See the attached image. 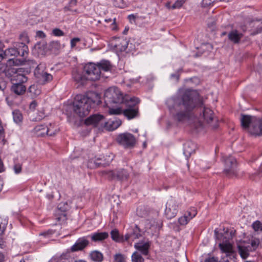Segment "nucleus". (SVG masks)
<instances>
[{"instance_id": "nucleus-26", "label": "nucleus", "mask_w": 262, "mask_h": 262, "mask_svg": "<svg viewBox=\"0 0 262 262\" xmlns=\"http://www.w3.org/2000/svg\"><path fill=\"white\" fill-rule=\"evenodd\" d=\"M36 78L38 82L41 84H45L46 83L51 81L53 79V76L51 74L45 72L44 74L39 75V76Z\"/></svg>"}, {"instance_id": "nucleus-62", "label": "nucleus", "mask_w": 262, "mask_h": 262, "mask_svg": "<svg viewBox=\"0 0 262 262\" xmlns=\"http://www.w3.org/2000/svg\"><path fill=\"white\" fill-rule=\"evenodd\" d=\"M6 67L5 64L0 62V74L5 72Z\"/></svg>"}, {"instance_id": "nucleus-11", "label": "nucleus", "mask_w": 262, "mask_h": 262, "mask_svg": "<svg viewBox=\"0 0 262 262\" xmlns=\"http://www.w3.org/2000/svg\"><path fill=\"white\" fill-rule=\"evenodd\" d=\"M117 141L125 148H133L136 143L135 137L129 133L120 134L117 137Z\"/></svg>"}, {"instance_id": "nucleus-16", "label": "nucleus", "mask_w": 262, "mask_h": 262, "mask_svg": "<svg viewBox=\"0 0 262 262\" xmlns=\"http://www.w3.org/2000/svg\"><path fill=\"white\" fill-rule=\"evenodd\" d=\"M135 248L144 255H148L150 244L149 242H140L134 245Z\"/></svg>"}, {"instance_id": "nucleus-37", "label": "nucleus", "mask_w": 262, "mask_h": 262, "mask_svg": "<svg viewBox=\"0 0 262 262\" xmlns=\"http://www.w3.org/2000/svg\"><path fill=\"white\" fill-rule=\"evenodd\" d=\"M132 262H144V259L137 252H135L132 255Z\"/></svg>"}, {"instance_id": "nucleus-47", "label": "nucleus", "mask_w": 262, "mask_h": 262, "mask_svg": "<svg viewBox=\"0 0 262 262\" xmlns=\"http://www.w3.org/2000/svg\"><path fill=\"white\" fill-rule=\"evenodd\" d=\"M121 121L120 120H117L116 121H112L110 124V128L111 130H114L117 128L121 124Z\"/></svg>"}, {"instance_id": "nucleus-22", "label": "nucleus", "mask_w": 262, "mask_h": 262, "mask_svg": "<svg viewBox=\"0 0 262 262\" xmlns=\"http://www.w3.org/2000/svg\"><path fill=\"white\" fill-rule=\"evenodd\" d=\"M97 66L100 69L101 71V75H102V72H108L111 70L112 65L108 60H102L100 62H97Z\"/></svg>"}, {"instance_id": "nucleus-59", "label": "nucleus", "mask_w": 262, "mask_h": 262, "mask_svg": "<svg viewBox=\"0 0 262 262\" xmlns=\"http://www.w3.org/2000/svg\"><path fill=\"white\" fill-rule=\"evenodd\" d=\"M7 57L6 53L5 51H4L3 50L0 49V62H2V61L6 58Z\"/></svg>"}, {"instance_id": "nucleus-6", "label": "nucleus", "mask_w": 262, "mask_h": 262, "mask_svg": "<svg viewBox=\"0 0 262 262\" xmlns=\"http://www.w3.org/2000/svg\"><path fill=\"white\" fill-rule=\"evenodd\" d=\"M15 46L18 52H19L18 56H20L23 58L21 59L15 58L10 59L9 60V63L11 64V62H12L13 64L16 66L23 65L25 64L29 54L28 47L25 43L16 42L15 43Z\"/></svg>"}, {"instance_id": "nucleus-13", "label": "nucleus", "mask_w": 262, "mask_h": 262, "mask_svg": "<svg viewBox=\"0 0 262 262\" xmlns=\"http://www.w3.org/2000/svg\"><path fill=\"white\" fill-rule=\"evenodd\" d=\"M72 78L78 86L84 85L89 80L86 75L83 72H81L77 70H74L72 72Z\"/></svg>"}, {"instance_id": "nucleus-1", "label": "nucleus", "mask_w": 262, "mask_h": 262, "mask_svg": "<svg viewBox=\"0 0 262 262\" xmlns=\"http://www.w3.org/2000/svg\"><path fill=\"white\" fill-rule=\"evenodd\" d=\"M199 101L198 95L195 92L189 89H181L167 100V105L174 120L185 122L191 118L192 112Z\"/></svg>"}, {"instance_id": "nucleus-58", "label": "nucleus", "mask_w": 262, "mask_h": 262, "mask_svg": "<svg viewBox=\"0 0 262 262\" xmlns=\"http://www.w3.org/2000/svg\"><path fill=\"white\" fill-rule=\"evenodd\" d=\"M80 38L78 37H75L71 40V46L72 48H74L76 46V43L80 41Z\"/></svg>"}, {"instance_id": "nucleus-50", "label": "nucleus", "mask_w": 262, "mask_h": 262, "mask_svg": "<svg viewBox=\"0 0 262 262\" xmlns=\"http://www.w3.org/2000/svg\"><path fill=\"white\" fill-rule=\"evenodd\" d=\"M185 2V0H177L171 6V9H178L181 8L183 4Z\"/></svg>"}, {"instance_id": "nucleus-33", "label": "nucleus", "mask_w": 262, "mask_h": 262, "mask_svg": "<svg viewBox=\"0 0 262 262\" xmlns=\"http://www.w3.org/2000/svg\"><path fill=\"white\" fill-rule=\"evenodd\" d=\"M219 246L223 252L227 253H230L232 252V246L229 243H220L219 244Z\"/></svg>"}, {"instance_id": "nucleus-51", "label": "nucleus", "mask_w": 262, "mask_h": 262, "mask_svg": "<svg viewBox=\"0 0 262 262\" xmlns=\"http://www.w3.org/2000/svg\"><path fill=\"white\" fill-rule=\"evenodd\" d=\"M48 129L49 132L47 134V136H53L56 134L57 131V129H54L53 125L51 123L49 124V126H48Z\"/></svg>"}, {"instance_id": "nucleus-44", "label": "nucleus", "mask_w": 262, "mask_h": 262, "mask_svg": "<svg viewBox=\"0 0 262 262\" xmlns=\"http://www.w3.org/2000/svg\"><path fill=\"white\" fill-rule=\"evenodd\" d=\"M19 39L21 42H19V43H25L26 45L30 41L28 34L25 32H23L20 34Z\"/></svg>"}, {"instance_id": "nucleus-45", "label": "nucleus", "mask_w": 262, "mask_h": 262, "mask_svg": "<svg viewBox=\"0 0 262 262\" xmlns=\"http://www.w3.org/2000/svg\"><path fill=\"white\" fill-rule=\"evenodd\" d=\"M190 220L188 216H187V214H184L183 216L179 219L178 221L181 225H186Z\"/></svg>"}, {"instance_id": "nucleus-38", "label": "nucleus", "mask_w": 262, "mask_h": 262, "mask_svg": "<svg viewBox=\"0 0 262 262\" xmlns=\"http://www.w3.org/2000/svg\"><path fill=\"white\" fill-rule=\"evenodd\" d=\"M17 72V70L11 67H7L5 70V72L4 73H5L6 76L8 77H11V79L12 78L13 76Z\"/></svg>"}, {"instance_id": "nucleus-20", "label": "nucleus", "mask_w": 262, "mask_h": 262, "mask_svg": "<svg viewBox=\"0 0 262 262\" xmlns=\"http://www.w3.org/2000/svg\"><path fill=\"white\" fill-rule=\"evenodd\" d=\"M34 132L38 137H42L47 135L49 132L48 129V126L44 124H40L36 125L34 128Z\"/></svg>"}, {"instance_id": "nucleus-18", "label": "nucleus", "mask_w": 262, "mask_h": 262, "mask_svg": "<svg viewBox=\"0 0 262 262\" xmlns=\"http://www.w3.org/2000/svg\"><path fill=\"white\" fill-rule=\"evenodd\" d=\"M89 244V241L84 237L79 238L75 244L72 247V251L82 250L85 248Z\"/></svg>"}, {"instance_id": "nucleus-19", "label": "nucleus", "mask_w": 262, "mask_h": 262, "mask_svg": "<svg viewBox=\"0 0 262 262\" xmlns=\"http://www.w3.org/2000/svg\"><path fill=\"white\" fill-rule=\"evenodd\" d=\"M243 34L239 33L237 30H233L228 35V39L235 44L238 43L243 37Z\"/></svg>"}, {"instance_id": "nucleus-14", "label": "nucleus", "mask_w": 262, "mask_h": 262, "mask_svg": "<svg viewBox=\"0 0 262 262\" xmlns=\"http://www.w3.org/2000/svg\"><path fill=\"white\" fill-rule=\"evenodd\" d=\"M104 120V117L99 114H95L90 116L84 121V123L86 125H93L97 126L99 123H106Z\"/></svg>"}, {"instance_id": "nucleus-25", "label": "nucleus", "mask_w": 262, "mask_h": 262, "mask_svg": "<svg viewBox=\"0 0 262 262\" xmlns=\"http://www.w3.org/2000/svg\"><path fill=\"white\" fill-rule=\"evenodd\" d=\"M113 160V158L108 156L107 158L103 157V158H97L94 161V163L96 167L103 166L105 167L108 165Z\"/></svg>"}, {"instance_id": "nucleus-41", "label": "nucleus", "mask_w": 262, "mask_h": 262, "mask_svg": "<svg viewBox=\"0 0 262 262\" xmlns=\"http://www.w3.org/2000/svg\"><path fill=\"white\" fill-rule=\"evenodd\" d=\"M137 214L142 217H146L149 215V212L145 208L138 209L137 211Z\"/></svg>"}, {"instance_id": "nucleus-4", "label": "nucleus", "mask_w": 262, "mask_h": 262, "mask_svg": "<svg viewBox=\"0 0 262 262\" xmlns=\"http://www.w3.org/2000/svg\"><path fill=\"white\" fill-rule=\"evenodd\" d=\"M200 107L198 108L200 115L198 119V123L195 125V127H202L204 123L210 124L214 122L215 123L212 124V126L213 128H216L217 125L216 123V120L215 118L213 111L209 107L204 106L202 102H200Z\"/></svg>"}, {"instance_id": "nucleus-29", "label": "nucleus", "mask_w": 262, "mask_h": 262, "mask_svg": "<svg viewBox=\"0 0 262 262\" xmlns=\"http://www.w3.org/2000/svg\"><path fill=\"white\" fill-rule=\"evenodd\" d=\"M91 259L95 262H101L103 259L102 253L98 251H94L90 253Z\"/></svg>"}, {"instance_id": "nucleus-24", "label": "nucleus", "mask_w": 262, "mask_h": 262, "mask_svg": "<svg viewBox=\"0 0 262 262\" xmlns=\"http://www.w3.org/2000/svg\"><path fill=\"white\" fill-rule=\"evenodd\" d=\"M27 80L28 78L24 74L18 73L17 72H16L11 78L12 84L17 83L19 84H24Z\"/></svg>"}, {"instance_id": "nucleus-17", "label": "nucleus", "mask_w": 262, "mask_h": 262, "mask_svg": "<svg viewBox=\"0 0 262 262\" xmlns=\"http://www.w3.org/2000/svg\"><path fill=\"white\" fill-rule=\"evenodd\" d=\"M140 230L137 225L131 229L129 232L124 235V241H128L129 239L134 241L141 236Z\"/></svg>"}, {"instance_id": "nucleus-46", "label": "nucleus", "mask_w": 262, "mask_h": 262, "mask_svg": "<svg viewBox=\"0 0 262 262\" xmlns=\"http://www.w3.org/2000/svg\"><path fill=\"white\" fill-rule=\"evenodd\" d=\"M182 72V69H178L174 73H172L170 75V78L178 81L180 78V74Z\"/></svg>"}, {"instance_id": "nucleus-27", "label": "nucleus", "mask_w": 262, "mask_h": 262, "mask_svg": "<svg viewBox=\"0 0 262 262\" xmlns=\"http://www.w3.org/2000/svg\"><path fill=\"white\" fill-rule=\"evenodd\" d=\"M108 236L107 232H97L94 233L92 236V240L94 242L102 241Z\"/></svg>"}, {"instance_id": "nucleus-55", "label": "nucleus", "mask_w": 262, "mask_h": 262, "mask_svg": "<svg viewBox=\"0 0 262 262\" xmlns=\"http://www.w3.org/2000/svg\"><path fill=\"white\" fill-rule=\"evenodd\" d=\"M54 231L52 230H48L47 231H44L39 233V235L43 236L46 237H50V235L54 233Z\"/></svg>"}, {"instance_id": "nucleus-23", "label": "nucleus", "mask_w": 262, "mask_h": 262, "mask_svg": "<svg viewBox=\"0 0 262 262\" xmlns=\"http://www.w3.org/2000/svg\"><path fill=\"white\" fill-rule=\"evenodd\" d=\"M11 90L16 95H21L26 92V87L24 84L14 83L11 86Z\"/></svg>"}, {"instance_id": "nucleus-7", "label": "nucleus", "mask_w": 262, "mask_h": 262, "mask_svg": "<svg viewBox=\"0 0 262 262\" xmlns=\"http://www.w3.org/2000/svg\"><path fill=\"white\" fill-rule=\"evenodd\" d=\"M83 72L86 75L89 80H97L101 76L100 69L93 62L88 63L84 66Z\"/></svg>"}, {"instance_id": "nucleus-3", "label": "nucleus", "mask_w": 262, "mask_h": 262, "mask_svg": "<svg viewBox=\"0 0 262 262\" xmlns=\"http://www.w3.org/2000/svg\"><path fill=\"white\" fill-rule=\"evenodd\" d=\"M104 103L106 106H112L124 103L127 99L124 97L122 93L117 87H110L106 90L104 95Z\"/></svg>"}, {"instance_id": "nucleus-60", "label": "nucleus", "mask_w": 262, "mask_h": 262, "mask_svg": "<svg viewBox=\"0 0 262 262\" xmlns=\"http://www.w3.org/2000/svg\"><path fill=\"white\" fill-rule=\"evenodd\" d=\"M37 106V102L34 100L30 104L29 108L31 110H34Z\"/></svg>"}, {"instance_id": "nucleus-30", "label": "nucleus", "mask_w": 262, "mask_h": 262, "mask_svg": "<svg viewBox=\"0 0 262 262\" xmlns=\"http://www.w3.org/2000/svg\"><path fill=\"white\" fill-rule=\"evenodd\" d=\"M111 235L112 239L116 242H124V236H121L119 234L118 230L117 229L112 230L111 232Z\"/></svg>"}, {"instance_id": "nucleus-56", "label": "nucleus", "mask_w": 262, "mask_h": 262, "mask_svg": "<svg viewBox=\"0 0 262 262\" xmlns=\"http://www.w3.org/2000/svg\"><path fill=\"white\" fill-rule=\"evenodd\" d=\"M216 0H203L202 5L203 7H207L214 3Z\"/></svg>"}, {"instance_id": "nucleus-10", "label": "nucleus", "mask_w": 262, "mask_h": 262, "mask_svg": "<svg viewBox=\"0 0 262 262\" xmlns=\"http://www.w3.org/2000/svg\"><path fill=\"white\" fill-rule=\"evenodd\" d=\"M241 125L245 129L250 128V132L253 134L254 127L257 126L258 119L250 115H242L241 118Z\"/></svg>"}, {"instance_id": "nucleus-9", "label": "nucleus", "mask_w": 262, "mask_h": 262, "mask_svg": "<svg viewBox=\"0 0 262 262\" xmlns=\"http://www.w3.org/2000/svg\"><path fill=\"white\" fill-rule=\"evenodd\" d=\"M225 168L224 172L228 177H231L237 173V162L236 159L232 156L224 158Z\"/></svg>"}, {"instance_id": "nucleus-21", "label": "nucleus", "mask_w": 262, "mask_h": 262, "mask_svg": "<svg viewBox=\"0 0 262 262\" xmlns=\"http://www.w3.org/2000/svg\"><path fill=\"white\" fill-rule=\"evenodd\" d=\"M238 250L239 253L243 259H246L248 257L249 252L254 251V249L250 247V245L248 246L238 245Z\"/></svg>"}, {"instance_id": "nucleus-63", "label": "nucleus", "mask_w": 262, "mask_h": 262, "mask_svg": "<svg viewBox=\"0 0 262 262\" xmlns=\"http://www.w3.org/2000/svg\"><path fill=\"white\" fill-rule=\"evenodd\" d=\"M5 224L0 221V235L2 234L5 230Z\"/></svg>"}, {"instance_id": "nucleus-43", "label": "nucleus", "mask_w": 262, "mask_h": 262, "mask_svg": "<svg viewBox=\"0 0 262 262\" xmlns=\"http://www.w3.org/2000/svg\"><path fill=\"white\" fill-rule=\"evenodd\" d=\"M252 228L255 232L262 231V223L259 221L254 222L252 225Z\"/></svg>"}, {"instance_id": "nucleus-8", "label": "nucleus", "mask_w": 262, "mask_h": 262, "mask_svg": "<svg viewBox=\"0 0 262 262\" xmlns=\"http://www.w3.org/2000/svg\"><path fill=\"white\" fill-rule=\"evenodd\" d=\"M102 175L110 180L117 179L120 181L127 180L129 174L127 171L122 169L115 170H104L102 172Z\"/></svg>"}, {"instance_id": "nucleus-2", "label": "nucleus", "mask_w": 262, "mask_h": 262, "mask_svg": "<svg viewBox=\"0 0 262 262\" xmlns=\"http://www.w3.org/2000/svg\"><path fill=\"white\" fill-rule=\"evenodd\" d=\"M101 102L100 95L94 92H90L86 95H77L73 103V110L80 118L89 114L90 110Z\"/></svg>"}, {"instance_id": "nucleus-15", "label": "nucleus", "mask_w": 262, "mask_h": 262, "mask_svg": "<svg viewBox=\"0 0 262 262\" xmlns=\"http://www.w3.org/2000/svg\"><path fill=\"white\" fill-rule=\"evenodd\" d=\"M69 209V206L67 203H61L58 205V210L56 213L59 214L56 219L59 222H64L67 220L66 212Z\"/></svg>"}, {"instance_id": "nucleus-64", "label": "nucleus", "mask_w": 262, "mask_h": 262, "mask_svg": "<svg viewBox=\"0 0 262 262\" xmlns=\"http://www.w3.org/2000/svg\"><path fill=\"white\" fill-rule=\"evenodd\" d=\"M262 32V27H259L257 28V30L255 31H254L253 33H251L252 35H254L255 34H257L258 33H259Z\"/></svg>"}, {"instance_id": "nucleus-5", "label": "nucleus", "mask_w": 262, "mask_h": 262, "mask_svg": "<svg viewBox=\"0 0 262 262\" xmlns=\"http://www.w3.org/2000/svg\"><path fill=\"white\" fill-rule=\"evenodd\" d=\"M140 100L138 98L133 97L130 98L129 100H126V108L123 110V114L128 119H132L139 116V107L138 104Z\"/></svg>"}, {"instance_id": "nucleus-42", "label": "nucleus", "mask_w": 262, "mask_h": 262, "mask_svg": "<svg viewBox=\"0 0 262 262\" xmlns=\"http://www.w3.org/2000/svg\"><path fill=\"white\" fill-rule=\"evenodd\" d=\"M115 262H126V256L121 253H117L114 255Z\"/></svg>"}, {"instance_id": "nucleus-35", "label": "nucleus", "mask_w": 262, "mask_h": 262, "mask_svg": "<svg viewBox=\"0 0 262 262\" xmlns=\"http://www.w3.org/2000/svg\"><path fill=\"white\" fill-rule=\"evenodd\" d=\"M7 57V56H14L17 57L19 55V52H18L15 44L14 45L13 47L10 48L5 50Z\"/></svg>"}, {"instance_id": "nucleus-48", "label": "nucleus", "mask_w": 262, "mask_h": 262, "mask_svg": "<svg viewBox=\"0 0 262 262\" xmlns=\"http://www.w3.org/2000/svg\"><path fill=\"white\" fill-rule=\"evenodd\" d=\"M52 262H70L67 258V255H62L60 257L52 260Z\"/></svg>"}, {"instance_id": "nucleus-40", "label": "nucleus", "mask_w": 262, "mask_h": 262, "mask_svg": "<svg viewBox=\"0 0 262 262\" xmlns=\"http://www.w3.org/2000/svg\"><path fill=\"white\" fill-rule=\"evenodd\" d=\"M196 214L197 211L196 208L195 207H191L187 210V211L184 214H187V216H188L189 219L190 220H191L195 216Z\"/></svg>"}, {"instance_id": "nucleus-57", "label": "nucleus", "mask_w": 262, "mask_h": 262, "mask_svg": "<svg viewBox=\"0 0 262 262\" xmlns=\"http://www.w3.org/2000/svg\"><path fill=\"white\" fill-rule=\"evenodd\" d=\"M13 169L16 173H19L21 171V165L20 164H15Z\"/></svg>"}, {"instance_id": "nucleus-49", "label": "nucleus", "mask_w": 262, "mask_h": 262, "mask_svg": "<svg viewBox=\"0 0 262 262\" xmlns=\"http://www.w3.org/2000/svg\"><path fill=\"white\" fill-rule=\"evenodd\" d=\"M260 243L259 239L256 238H253L252 241L250 244V247L252 248V249H254L255 250L258 247L259 244Z\"/></svg>"}, {"instance_id": "nucleus-32", "label": "nucleus", "mask_w": 262, "mask_h": 262, "mask_svg": "<svg viewBox=\"0 0 262 262\" xmlns=\"http://www.w3.org/2000/svg\"><path fill=\"white\" fill-rule=\"evenodd\" d=\"M46 64L43 63L39 64L34 70V75L36 78L39 76V75H42L45 72Z\"/></svg>"}, {"instance_id": "nucleus-36", "label": "nucleus", "mask_w": 262, "mask_h": 262, "mask_svg": "<svg viewBox=\"0 0 262 262\" xmlns=\"http://www.w3.org/2000/svg\"><path fill=\"white\" fill-rule=\"evenodd\" d=\"M108 107V113L110 115H119L123 114V110L120 107L113 108L112 106H106Z\"/></svg>"}, {"instance_id": "nucleus-39", "label": "nucleus", "mask_w": 262, "mask_h": 262, "mask_svg": "<svg viewBox=\"0 0 262 262\" xmlns=\"http://www.w3.org/2000/svg\"><path fill=\"white\" fill-rule=\"evenodd\" d=\"M253 134L258 136L262 135V119L258 120L257 126L254 127Z\"/></svg>"}, {"instance_id": "nucleus-61", "label": "nucleus", "mask_w": 262, "mask_h": 262, "mask_svg": "<svg viewBox=\"0 0 262 262\" xmlns=\"http://www.w3.org/2000/svg\"><path fill=\"white\" fill-rule=\"evenodd\" d=\"M36 36L42 38L46 37V34L41 31H38L36 32Z\"/></svg>"}, {"instance_id": "nucleus-53", "label": "nucleus", "mask_w": 262, "mask_h": 262, "mask_svg": "<svg viewBox=\"0 0 262 262\" xmlns=\"http://www.w3.org/2000/svg\"><path fill=\"white\" fill-rule=\"evenodd\" d=\"M52 34L56 36H63L64 32L59 28H55L52 30Z\"/></svg>"}, {"instance_id": "nucleus-52", "label": "nucleus", "mask_w": 262, "mask_h": 262, "mask_svg": "<svg viewBox=\"0 0 262 262\" xmlns=\"http://www.w3.org/2000/svg\"><path fill=\"white\" fill-rule=\"evenodd\" d=\"M218 261L219 259L217 257L208 255L202 262H218Z\"/></svg>"}, {"instance_id": "nucleus-34", "label": "nucleus", "mask_w": 262, "mask_h": 262, "mask_svg": "<svg viewBox=\"0 0 262 262\" xmlns=\"http://www.w3.org/2000/svg\"><path fill=\"white\" fill-rule=\"evenodd\" d=\"M13 120L16 123L21 122L23 120V115L18 110H15L12 112Z\"/></svg>"}, {"instance_id": "nucleus-28", "label": "nucleus", "mask_w": 262, "mask_h": 262, "mask_svg": "<svg viewBox=\"0 0 262 262\" xmlns=\"http://www.w3.org/2000/svg\"><path fill=\"white\" fill-rule=\"evenodd\" d=\"M128 45L127 41L125 39H120L118 42L114 45V47L119 51H124Z\"/></svg>"}, {"instance_id": "nucleus-54", "label": "nucleus", "mask_w": 262, "mask_h": 262, "mask_svg": "<svg viewBox=\"0 0 262 262\" xmlns=\"http://www.w3.org/2000/svg\"><path fill=\"white\" fill-rule=\"evenodd\" d=\"M114 5L117 7L123 8L126 6V4L124 3L123 0H115Z\"/></svg>"}, {"instance_id": "nucleus-12", "label": "nucleus", "mask_w": 262, "mask_h": 262, "mask_svg": "<svg viewBox=\"0 0 262 262\" xmlns=\"http://www.w3.org/2000/svg\"><path fill=\"white\" fill-rule=\"evenodd\" d=\"M178 211V204L173 198L169 199L166 205L165 214L168 219L174 217Z\"/></svg>"}, {"instance_id": "nucleus-31", "label": "nucleus", "mask_w": 262, "mask_h": 262, "mask_svg": "<svg viewBox=\"0 0 262 262\" xmlns=\"http://www.w3.org/2000/svg\"><path fill=\"white\" fill-rule=\"evenodd\" d=\"M194 145L192 142H187L184 144V154L190 156L194 151Z\"/></svg>"}]
</instances>
